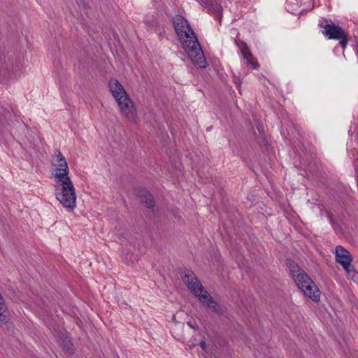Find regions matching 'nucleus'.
Returning a JSON list of instances; mask_svg holds the SVG:
<instances>
[{
  "mask_svg": "<svg viewBox=\"0 0 358 358\" xmlns=\"http://www.w3.org/2000/svg\"><path fill=\"white\" fill-rule=\"evenodd\" d=\"M172 22L182 46L194 65L200 69L206 68L208 63L204 53L188 21L182 15H177L173 17Z\"/></svg>",
  "mask_w": 358,
  "mask_h": 358,
  "instance_id": "1",
  "label": "nucleus"
},
{
  "mask_svg": "<svg viewBox=\"0 0 358 358\" xmlns=\"http://www.w3.org/2000/svg\"><path fill=\"white\" fill-rule=\"evenodd\" d=\"M108 87L122 114L128 120L134 121L136 118V109L121 83L117 79H110Z\"/></svg>",
  "mask_w": 358,
  "mask_h": 358,
  "instance_id": "2",
  "label": "nucleus"
},
{
  "mask_svg": "<svg viewBox=\"0 0 358 358\" xmlns=\"http://www.w3.org/2000/svg\"><path fill=\"white\" fill-rule=\"evenodd\" d=\"M56 199L64 208L73 210L76 207V195L71 180H56Z\"/></svg>",
  "mask_w": 358,
  "mask_h": 358,
  "instance_id": "3",
  "label": "nucleus"
},
{
  "mask_svg": "<svg viewBox=\"0 0 358 358\" xmlns=\"http://www.w3.org/2000/svg\"><path fill=\"white\" fill-rule=\"evenodd\" d=\"M292 278L306 296L315 302L320 301V291L303 269L292 276Z\"/></svg>",
  "mask_w": 358,
  "mask_h": 358,
  "instance_id": "4",
  "label": "nucleus"
},
{
  "mask_svg": "<svg viewBox=\"0 0 358 358\" xmlns=\"http://www.w3.org/2000/svg\"><path fill=\"white\" fill-rule=\"evenodd\" d=\"M322 33L329 39L339 40L341 47L343 49L346 48L348 42V34L341 27L334 23L325 24Z\"/></svg>",
  "mask_w": 358,
  "mask_h": 358,
  "instance_id": "5",
  "label": "nucleus"
},
{
  "mask_svg": "<svg viewBox=\"0 0 358 358\" xmlns=\"http://www.w3.org/2000/svg\"><path fill=\"white\" fill-rule=\"evenodd\" d=\"M192 294L199 299V301L203 305L210 309L213 313L218 315H221L222 313V310L219 304L208 294L202 285L201 287H198L196 293Z\"/></svg>",
  "mask_w": 358,
  "mask_h": 358,
  "instance_id": "6",
  "label": "nucleus"
},
{
  "mask_svg": "<svg viewBox=\"0 0 358 358\" xmlns=\"http://www.w3.org/2000/svg\"><path fill=\"white\" fill-rule=\"evenodd\" d=\"M180 275L183 282L192 293H196L198 287H201V282L192 271L185 269L180 273Z\"/></svg>",
  "mask_w": 358,
  "mask_h": 358,
  "instance_id": "7",
  "label": "nucleus"
},
{
  "mask_svg": "<svg viewBox=\"0 0 358 358\" xmlns=\"http://www.w3.org/2000/svg\"><path fill=\"white\" fill-rule=\"evenodd\" d=\"M336 260L339 263L345 271L351 268V262H352V257L350 252L341 245L336 247L335 251Z\"/></svg>",
  "mask_w": 358,
  "mask_h": 358,
  "instance_id": "8",
  "label": "nucleus"
},
{
  "mask_svg": "<svg viewBox=\"0 0 358 358\" xmlns=\"http://www.w3.org/2000/svg\"><path fill=\"white\" fill-rule=\"evenodd\" d=\"M235 42L241 49L243 57L247 60V64L251 65L252 69H256L259 64L253 57L247 44L244 41H238L237 40H235Z\"/></svg>",
  "mask_w": 358,
  "mask_h": 358,
  "instance_id": "9",
  "label": "nucleus"
},
{
  "mask_svg": "<svg viewBox=\"0 0 358 358\" xmlns=\"http://www.w3.org/2000/svg\"><path fill=\"white\" fill-rule=\"evenodd\" d=\"M235 42L241 49L243 57L247 60V64L251 65L252 69H256L259 64L253 57L247 44L244 41H238L237 40H235Z\"/></svg>",
  "mask_w": 358,
  "mask_h": 358,
  "instance_id": "10",
  "label": "nucleus"
},
{
  "mask_svg": "<svg viewBox=\"0 0 358 358\" xmlns=\"http://www.w3.org/2000/svg\"><path fill=\"white\" fill-rule=\"evenodd\" d=\"M57 169L54 177L57 180H71L69 177V168L66 159L62 158L61 162H57Z\"/></svg>",
  "mask_w": 358,
  "mask_h": 358,
  "instance_id": "11",
  "label": "nucleus"
},
{
  "mask_svg": "<svg viewBox=\"0 0 358 358\" xmlns=\"http://www.w3.org/2000/svg\"><path fill=\"white\" fill-rule=\"evenodd\" d=\"M136 194L140 201L148 208H153L155 202L152 195L145 189H137Z\"/></svg>",
  "mask_w": 358,
  "mask_h": 358,
  "instance_id": "12",
  "label": "nucleus"
},
{
  "mask_svg": "<svg viewBox=\"0 0 358 358\" xmlns=\"http://www.w3.org/2000/svg\"><path fill=\"white\" fill-rule=\"evenodd\" d=\"M200 3L203 5L208 11L215 13L217 16V20L221 22L222 17V6L215 3L214 0H197Z\"/></svg>",
  "mask_w": 358,
  "mask_h": 358,
  "instance_id": "13",
  "label": "nucleus"
},
{
  "mask_svg": "<svg viewBox=\"0 0 358 358\" xmlns=\"http://www.w3.org/2000/svg\"><path fill=\"white\" fill-rule=\"evenodd\" d=\"M13 113L7 109L0 110V130L6 129L10 125V120L13 116Z\"/></svg>",
  "mask_w": 358,
  "mask_h": 358,
  "instance_id": "14",
  "label": "nucleus"
},
{
  "mask_svg": "<svg viewBox=\"0 0 358 358\" xmlns=\"http://www.w3.org/2000/svg\"><path fill=\"white\" fill-rule=\"evenodd\" d=\"M60 343V345L64 351H66L69 355H73L74 353V348L73 343L68 337L65 336L64 338H61Z\"/></svg>",
  "mask_w": 358,
  "mask_h": 358,
  "instance_id": "15",
  "label": "nucleus"
},
{
  "mask_svg": "<svg viewBox=\"0 0 358 358\" xmlns=\"http://www.w3.org/2000/svg\"><path fill=\"white\" fill-rule=\"evenodd\" d=\"M287 265L292 277L302 270V268L292 259H287Z\"/></svg>",
  "mask_w": 358,
  "mask_h": 358,
  "instance_id": "16",
  "label": "nucleus"
},
{
  "mask_svg": "<svg viewBox=\"0 0 358 358\" xmlns=\"http://www.w3.org/2000/svg\"><path fill=\"white\" fill-rule=\"evenodd\" d=\"M18 64L14 66L13 61H9L8 63L4 62V63L1 66V71H7L8 73L14 71L17 68H18Z\"/></svg>",
  "mask_w": 358,
  "mask_h": 358,
  "instance_id": "17",
  "label": "nucleus"
},
{
  "mask_svg": "<svg viewBox=\"0 0 358 358\" xmlns=\"http://www.w3.org/2000/svg\"><path fill=\"white\" fill-rule=\"evenodd\" d=\"M349 278L355 282L358 283V272L355 269V267L352 265L351 268L348 269V271H345Z\"/></svg>",
  "mask_w": 358,
  "mask_h": 358,
  "instance_id": "18",
  "label": "nucleus"
},
{
  "mask_svg": "<svg viewBox=\"0 0 358 358\" xmlns=\"http://www.w3.org/2000/svg\"><path fill=\"white\" fill-rule=\"evenodd\" d=\"M187 324H188V326L190 328H192V329H193L194 330H198L199 329V327H198L196 322L194 320L187 322Z\"/></svg>",
  "mask_w": 358,
  "mask_h": 358,
  "instance_id": "19",
  "label": "nucleus"
},
{
  "mask_svg": "<svg viewBox=\"0 0 358 358\" xmlns=\"http://www.w3.org/2000/svg\"><path fill=\"white\" fill-rule=\"evenodd\" d=\"M55 156L57 158V162H61L62 158L63 159V160L65 159V157H64V155L59 150H56Z\"/></svg>",
  "mask_w": 358,
  "mask_h": 358,
  "instance_id": "20",
  "label": "nucleus"
},
{
  "mask_svg": "<svg viewBox=\"0 0 358 358\" xmlns=\"http://www.w3.org/2000/svg\"><path fill=\"white\" fill-rule=\"evenodd\" d=\"M145 23L150 27H153L157 24V21L155 17H152L150 21H146Z\"/></svg>",
  "mask_w": 358,
  "mask_h": 358,
  "instance_id": "21",
  "label": "nucleus"
},
{
  "mask_svg": "<svg viewBox=\"0 0 358 358\" xmlns=\"http://www.w3.org/2000/svg\"><path fill=\"white\" fill-rule=\"evenodd\" d=\"M199 345H200V347L202 348V350H203V351H206V350L207 345H206V342H205V341H200V343H199Z\"/></svg>",
  "mask_w": 358,
  "mask_h": 358,
  "instance_id": "22",
  "label": "nucleus"
},
{
  "mask_svg": "<svg viewBox=\"0 0 358 358\" xmlns=\"http://www.w3.org/2000/svg\"><path fill=\"white\" fill-rule=\"evenodd\" d=\"M327 213V217H329L331 223L332 224H334V218H333V214L331 212H329V211Z\"/></svg>",
  "mask_w": 358,
  "mask_h": 358,
  "instance_id": "23",
  "label": "nucleus"
},
{
  "mask_svg": "<svg viewBox=\"0 0 358 358\" xmlns=\"http://www.w3.org/2000/svg\"><path fill=\"white\" fill-rule=\"evenodd\" d=\"M172 320H173V321H175V320H176V315H173Z\"/></svg>",
  "mask_w": 358,
  "mask_h": 358,
  "instance_id": "24",
  "label": "nucleus"
},
{
  "mask_svg": "<svg viewBox=\"0 0 358 358\" xmlns=\"http://www.w3.org/2000/svg\"><path fill=\"white\" fill-rule=\"evenodd\" d=\"M236 85H237L238 87H239V85L238 84V83L236 82Z\"/></svg>",
  "mask_w": 358,
  "mask_h": 358,
  "instance_id": "25",
  "label": "nucleus"
},
{
  "mask_svg": "<svg viewBox=\"0 0 358 358\" xmlns=\"http://www.w3.org/2000/svg\"><path fill=\"white\" fill-rule=\"evenodd\" d=\"M357 53H358V50H357Z\"/></svg>",
  "mask_w": 358,
  "mask_h": 358,
  "instance_id": "26",
  "label": "nucleus"
}]
</instances>
